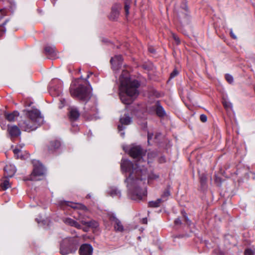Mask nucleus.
I'll return each mask as SVG.
<instances>
[{
    "label": "nucleus",
    "instance_id": "obj_1",
    "mask_svg": "<svg viewBox=\"0 0 255 255\" xmlns=\"http://www.w3.org/2000/svg\"><path fill=\"white\" fill-rule=\"evenodd\" d=\"M121 168L123 173H128L126 175L125 182L129 196L133 200L140 201L147 195V190L140 187V182L144 183L147 179L148 183L150 184L151 180L159 178L158 175L153 173L148 175L147 169L143 165L133 163L126 159H122Z\"/></svg>",
    "mask_w": 255,
    "mask_h": 255
},
{
    "label": "nucleus",
    "instance_id": "obj_2",
    "mask_svg": "<svg viewBox=\"0 0 255 255\" xmlns=\"http://www.w3.org/2000/svg\"><path fill=\"white\" fill-rule=\"evenodd\" d=\"M121 77V88L125 93H121L120 97L122 103L126 105H129L133 102L132 97L137 96L139 92L138 88L140 86V83L137 80H131L127 77L124 79Z\"/></svg>",
    "mask_w": 255,
    "mask_h": 255
},
{
    "label": "nucleus",
    "instance_id": "obj_3",
    "mask_svg": "<svg viewBox=\"0 0 255 255\" xmlns=\"http://www.w3.org/2000/svg\"><path fill=\"white\" fill-rule=\"evenodd\" d=\"M24 112H26L27 118L18 123V127L22 130L28 132L34 130L42 123L43 118L40 111L37 109L24 110Z\"/></svg>",
    "mask_w": 255,
    "mask_h": 255
},
{
    "label": "nucleus",
    "instance_id": "obj_4",
    "mask_svg": "<svg viewBox=\"0 0 255 255\" xmlns=\"http://www.w3.org/2000/svg\"><path fill=\"white\" fill-rule=\"evenodd\" d=\"M78 245L79 240L77 238H66L61 243L60 252L62 255L74 253L77 251Z\"/></svg>",
    "mask_w": 255,
    "mask_h": 255
},
{
    "label": "nucleus",
    "instance_id": "obj_5",
    "mask_svg": "<svg viewBox=\"0 0 255 255\" xmlns=\"http://www.w3.org/2000/svg\"><path fill=\"white\" fill-rule=\"evenodd\" d=\"M70 92L72 97L81 101H87L89 98V88L83 85H80L76 88H70Z\"/></svg>",
    "mask_w": 255,
    "mask_h": 255
},
{
    "label": "nucleus",
    "instance_id": "obj_6",
    "mask_svg": "<svg viewBox=\"0 0 255 255\" xmlns=\"http://www.w3.org/2000/svg\"><path fill=\"white\" fill-rule=\"evenodd\" d=\"M61 141L59 139L54 138L50 140L45 145L44 150L46 154H53L60 147Z\"/></svg>",
    "mask_w": 255,
    "mask_h": 255
},
{
    "label": "nucleus",
    "instance_id": "obj_7",
    "mask_svg": "<svg viewBox=\"0 0 255 255\" xmlns=\"http://www.w3.org/2000/svg\"><path fill=\"white\" fill-rule=\"evenodd\" d=\"M128 154L133 159H136L138 162L143 161V156L145 152L140 146H134L130 148Z\"/></svg>",
    "mask_w": 255,
    "mask_h": 255
},
{
    "label": "nucleus",
    "instance_id": "obj_8",
    "mask_svg": "<svg viewBox=\"0 0 255 255\" xmlns=\"http://www.w3.org/2000/svg\"><path fill=\"white\" fill-rule=\"evenodd\" d=\"M32 162L33 165V169L31 174L30 179L34 180H36L35 177L43 175L45 173V169L39 161L33 160Z\"/></svg>",
    "mask_w": 255,
    "mask_h": 255
},
{
    "label": "nucleus",
    "instance_id": "obj_9",
    "mask_svg": "<svg viewBox=\"0 0 255 255\" xmlns=\"http://www.w3.org/2000/svg\"><path fill=\"white\" fill-rule=\"evenodd\" d=\"M60 208L63 210L71 208L74 209H79L82 211L87 210V208L84 205L80 203H73L66 201H60L58 203Z\"/></svg>",
    "mask_w": 255,
    "mask_h": 255
},
{
    "label": "nucleus",
    "instance_id": "obj_10",
    "mask_svg": "<svg viewBox=\"0 0 255 255\" xmlns=\"http://www.w3.org/2000/svg\"><path fill=\"white\" fill-rule=\"evenodd\" d=\"M77 213L79 214L78 217H76L74 216V218L77 220H79L81 223L85 226L88 227L89 228H96L99 226V224L95 220H91L88 221H86L83 219L81 217L82 213L80 212H77Z\"/></svg>",
    "mask_w": 255,
    "mask_h": 255
},
{
    "label": "nucleus",
    "instance_id": "obj_11",
    "mask_svg": "<svg viewBox=\"0 0 255 255\" xmlns=\"http://www.w3.org/2000/svg\"><path fill=\"white\" fill-rule=\"evenodd\" d=\"M152 108L155 112L157 116L159 118H163L166 115V112L161 106L159 101H157Z\"/></svg>",
    "mask_w": 255,
    "mask_h": 255
},
{
    "label": "nucleus",
    "instance_id": "obj_12",
    "mask_svg": "<svg viewBox=\"0 0 255 255\" xmlns=\"http://www.w3.org/2000/svg\"><path fill=\"white\" fill-rule=\"evenodd\" d=\"M93 248L89 244H82L79 249V253L80 255H92Z\"/></svg>",
    "mask_w": 255,
    "mask_h": 255
},
{
    "label": "nucleus",
    "instance_id": "obj_13",
    "mask_svg": "<svg viewBox=\"0 0 255 255\" xmlns=\"http://www.w3.org/2000/svg\"><path fill=\"white\" fill-rule=\"evenodd\" d=\"M120 125H118V128L119 131H122L125 127L124 126L129 125L132 122V119L128 114H125L124 116L120 119Z\"/></svg>",
    "mask_w": 255,
    "mask_h": 255
},
{
    "label": "nucleus",
    "instance_id": "obj_14",
    "mask_svg": "<svg viewBox=\"0 0 255 255\" xmlns=\"http://www.w3.org/2000/svg\"><path fill=\"white\" fill-rule=\"evenodd\" d=\"M7 131L11 138H15L19 136L21 134L19 128L15 125H8Z\"/></svg>",
    "mask_w": 255,
    "mask_h": 255
},
{
    "label": "nucleus",
    "instance_id": "obj_15",
    "mask_svg": "<svg viewBox=\"0 0 255 255\" xmlns=\"http://www.w3.org/2000/svg\"><path fill=\"white\" fill-rule=\"evenodd\" d=\"M122 5L119 3L115 4L112 7L110 18L112 20H116L120 14V10L122 8Z\"/></svg>",
    "mask_w": 255,
    "mask_h": 255
},
{
    "label": "nucleus",
    "instance_id": "obj_16",
    "mask_svg": "<svg viewBox=\"0 0 255 255\" xmlns=\"http://www.w3.org/2000/svg\"><path fill=\"white\" fill-rule=\"evenodd\" d=\"M109 219L111 221L115 223L114 228L116 231L122 232L124 231V227L121 221L115 216L111 215Z\"/></svg>",
    "mask_w": 255,
    "mask_h": 255
},
{
    "label": "nucleus",
    "instance_id": "obj_17",
    "mask_svg": "<svg viewBox=\"0 0 255 255\" xmlns=\"http://www.w3.org/2000/svg\"><path fill=\"white\" fill-rule=\"evenodd\" d=\"M4 176L5 178L11 177L15 174L16 169L14 166L10 164H7L4 167Z\"/></svg>",
    "mask_w": 255,
    "mask_h": 255
},
{
    "label": "nucleus",
    "instance_id": "obj_18",
    "mask_svg": "<svg viewBox=\"0 0 255 255\" xmlns=\"http://www.w3.org/2000/svg\"><path fill=\"white\" fill-rule=\"evenodd\" d=\"M44 51L49 58H54L57 55L56 50L54 46H46L44 48Z\"/></svg>",
    "mask_w": 255,
    "mask_h": 255
},
{
    "label": "nucleus",
    "instance_id": "obj_19",
    "mask_svg": "<svg viewBox=\"0 0 255 255\" xmlns=\"http://www.w3.org/2000/svg\"><path fill=\"white\" fill-rule=\"evenodd\" d=\"M123 61L122 56L121 55H116L110 60V62L113 67L115 66V69H118L122 65Z\"/></svg>",
    "mask_w": 255,
    "mask_h": 255
},
{
    "label": "nucleus",
    "instance_id": "obj_20",
    "mask_svg": "<svg viewBox=\"0 0 255 255\" xmlns=\"http://www.w3.org/2000/svg\"><path fill=\"white\" fill-rule=\"evenodd\" d=\"M5 119L10 122L15 121L17 118L19 116V113L16 111H13L10 113H5L4 114Z\"/></svg>",
    "mask_w": 255,
    "mask_h": 255
},
{
    "label": "nucleus",
    "instance_id": "obj_21",
    "mask_svg": "<svg viewBox=\"0 0 255 255\" xmlns=\"http://www.w3.org/2000/svg\"><path fill=\"white\" fill-rule=\"evenodd\" d=\"M80 116V113L76 108H71L69 112V118L71 121L77 120Z\"/></svg>",
    "mask_w": 255,
    "mask_h": 255
},
{
    "label": "nucleus",
    "instance_id": "obj_22",
    "mask_svg": "<svg viewBox=\"0 0 255 255\" xmlns=\"http://www.w3.org/2000/svg\"><path fill=\"white\" fill-rule=\"evenodd\" d=\"M22 147L16 146L13 150L14 156L17 159H23V156L22 155V151L21 150Z\"/></svg>",
    "mask_w": 255,
    "mask_h": 255
},
{
    "label": "nucleus",
    "instance_id": "obj_23",
    "mask_svg": "<svg viewBox=\"0 0 255 255\" xmlns=\"http://www.w3.org/2000/svg\"><path fill=\"white\" fill-rule=\"evenodd\" d=\"M162 202V200L160 198L157 199L154 201H150L148 203V206L151 208H157L160 206L161 203Z\"/></svg>",
    "mask_w": 255,
    "mask_h": 255
},
{
    "label": "nucleus",
    "instance_id": "obj_24",
    "mask_svg": "<svg viewBox=\"0 0 255 255\" xmlns=\"http://www.w3.org/2000/svg\"><path fill=\"white\" fill-rule=\"evenodd\" d=\"M10 187L8 180L5 179L3 180L0 184V190L4 191Z\"/></svg>",
    "mask_w": 255,
    "mask_h": 255
},
{
    "label": "nucleus",
    "instance_id": "obj_25",
    "mask_svg": "<svg viewBox=\"0 0 255 255\" xmlns=\"http://www.w3.org/2000/svg\"><path fill=\"white\" fill-rule=\"evenodd\" d=\"M62 221L67 225L73 227L76 221L70 218H64L62 219Z\"/></svg>",
    "mask_w": 255,
    "mask_h": 255
},
{
    "label": "nucleus",
    "instance_id": "obj_26",
    "mask_svg": "<svg viewBox=\"0 0 255 255\" xmlns=\"http://www.w3.org/2000/svg\"><path fill=\"white\" fill-rule=\"evenodd\" d=\"M207 178L205 174H202L200 176V182L202 187H204L207 184Z\"/></svg>",
    "mask_w": 255,
    "mask_h": 255
},
{
    "label": "nucleus",
    "instance_id": "obj_27",
    "mask_svg": "<svg viewBox=\"0 0 255 255\" xmlns=\"http://www.w3.org/2000/svg\"><path fill=\"white\" fill-rule=\"evenodd\" d=\"M109 194L112 197H115L120 196L121 193L117 188H111L109 191Z\"/></svg>",
    "mask_w": 255,
    "mask_h": 255
},
{
    "label": "nucleus",
    "instance_id": "obj_28",
    "mask_svg": "<svg viewBox=\"0 0 255 255\" xmlns=\"http://www.w3.org/2000/svg\"><path fill=\"white\" fill-rule=\"evenodd\" d=\"M170 195V192L169 189L167 188L164 190L162 194L161 195V199L162 202L167 200L168 197Z\"/></svg>",
    "mask_w": 255,
    "mask_h": 255
},
{
    "label": "nucleus",
    "instance_id": "obj_29",
    "mask_svg": "<svg viewBox=\"0 0 255 255\" xmlns=\"http://www.w3.org/2000/svg\"><path fill=\"white\" fill-rule=\"evenodd\" d=\"M129 4L130 2L127 0L125 3V10L127 15L129 13Z\"/></svg>",
    "mask_w": 255,
    "mask_h": 255
},
{
    "label": "nucleus",
    "instance_id": "obj_30",
    "mask_svg": "<svg viewBox=\"0 0 255 255\" xmlns=\"http://www.w3.org/2000/svg\"><path fill=\"white\" fill-rule=\"evenodd\" d=\"M7 22V20H5L4 23H2V25L0 26V36H2L3 33H5L6 30L4 26L6 24Z\"/></svg>",
    "mask_w": 255,
    "mask_h": 255
},
{
    "label": "nucleus",
    "instance_id": "obj_31",
    "mask_svg": "<svg viewBox=\"0 0 255 255\" xmlns=\"http://www.w3.org/2000/svg\"><path fill=\"white\" fill-rule=\"evenodd\" d=\"M222 104L223 105L224 107L226 109H230L232 107L231 103L226 100H224L222 102Z\"/></svg>",
    "mask_w": 255,
    "mask_h": 255
},
{
    "label": "nucleus",
    "instance_id": "obj_32",
    "mask_svg": "<svg viewBox=\"0 0 255 255\" xmlns=\"http://www.w3.org/2000/svg\"><path fill=\"white\" fill-rule=\"evenodd\" d=\"M179 74L178 71L175 68L173 71L171 73L169 79H173Z\"/></svg>",
    "mask_w": 255,
    "mask_h": 255
},
{
    "label": "nucleus",
    "instance_id": "obj_33",
    "mask_svg": "<svg viewBox=\"0 0 255 255\" xmlns=\"http://www.w3.org/2000/svg\"><path fill=\"white\" fill-rule=\"evenodd\" d=\"M225 79L227 81V82L230 84H231L233 82V78L232 76H231L230 74H226Z\"/></svg>",
    "mask_w": 255,
    "mask_h": 255
},
{
    "label": "nucleus",
    "instance_id": "obj_34",
    "mask_svg": "<svg viewBox=\"0 0 255 255\" xmlns=\"http://www.w3.org/2000/svg\"><path fill=\"white\" fill-rule=\"evenodd\" d=\"M245 255H253L254 254V252L251 249H247L244 252Z\"/></svg>",
    "mask_w": 255,
    "mask_h": 255
},
{
    "label": "nucleus",
    "instance_id": "obj_35",
    "mask_svg": "<svg viewBox=\"0 0 255 255\" xmlns=\"http://www.w3.org/2000/svg\"><path fill=\"white\" fill-rule=\"evenodd\" d=\"M172 36L174 40L175 41L177 44L180 43V40L179 38L174 33H172Z\"/></svg>",
    "mask_w": 255,
    "mask_h": 255
},
{
    "label": "nucleus",
    "instance_id": "obj_36",
    "mask_svg": "<svg viewBox=\"0 0 255 255\" xmlns=\"http://www.w3.org/2000/svg\"><path fill=\"white\" fill-rule=\"evenodd\" d=\"M200 120L203 123H205L207 121V117L205 114H202L200 116Z\"/></svg>",
    "mask_w": 255,
    "mask_h": 255
},
{
    "label": "nucleus",
    "instance_id": "obj_37",
    "mask_svg": "<svg viewBox=\"0 0 255 255\" xmlns=\"http://www.w3.org/2000/svg\"><path fill=\"white\" fill-rule=\"evenodd\" d=\"M60 102L61 103V104L59 105V108H63L64 106V105L66 103V101L64 99H60Z\"/></svg>",
    "mask_w": 255,
    "mask_h": 255
},
{
    "label": "nucleus",
    "instance_id": "obj_38",
    "mask_svg": "<svg viewBox=\"0 0 255 255\" xmlns=\"http://www.w3.org/2000/svg\"><path fill=\"white\" fill-rule=\"evenodd\" d=\"M5 15V10L3 9L0 10V20H1Z\"/></svg>",
    "mask_w": 255,
    "mask_h": 255
},
{
    "label": "nucleus",
    "instance_id": "obj_39",
    "mask_svg": "<svg viewBox=\"0 0 255 255\" xmlns=\"http://www.w3.org/2000/svg\"><path fill=\"white\" fill-rule=\"evenodd\" d=\"M153 133H148V134H147V142L148 143V144H149V141L150 140H151L152 138V136H153Z\"/></svg>",
    "mask_w": 255,
    "mask_h": 255
},
{
    "label": "nucleus",
    "instance_id": "obj_40",
    "mask_svg": "<svg viewBox=\"0 0 255 255\" xmlns=\"http://www.w3.org/2000/svg\"><path fill=\"white\" fill-rule=\"evenodd\" d=\"M73 227L76 228L78 229H82L81 226L77 221L75 222Z\"/></svg>",
    "mask_w": 255,
    "mask_h": 255
},
{
    "label": "nucleus",
    "instance_id": "obj_41",
    "mask_svg": "<svg viewBox=\"0 0 255 255\" xmlns=\"http://www.w3.org/2000/svg\"><path fill=\"white\" fill-rule=\"evenodd\" d=\"M174 224L176 225H180L181 224V221L179 218H177L174 221Z\"/></svg>",
    "mask_w": 255,
    "mask_h": 255
},
{
    "label": "nucleus",
    "instance_id": "obj_42",
    "mask_svg": "<svg viewBox=\"0 0 255 255\" xmlns=\"http://www.w3.org/2000/svg\"><path fill=\"white\" fill-rule=\"evenodd\" d=\"M230 35H231V36L233 39H236L237 38V37L236 36V35L233 33L232 30H231V32H230Z\"/></svg>",
    "mask_w": 255,
    "mask_h": 255
},
{
    "label": "nucleus",
    "instance_id": "obj_43",
    "mask_svg": "<svg viewBox=\"0 0 255 255\" xmlns=\"http://www.w3.org/2000/svg\"><path fill=\"white\" fill-rule=\"evenodd\" d=\"M89 228L87 226H85V227H84L83 228H82L83 231H84L85 232H87L89 231Z\"/></svg>",
    "mask_w": 255,
    "mask_h": 255
},
{
    "label": "nucleus",
    "instance_id": "obj_44",
    "mask_svg": "<svg viewBox=\"0 0 255 255\" xmlns=\"http://www.w3.org/2000/svg\"><path fill=\"white\" fill-rule=\"evenodd\" d=\"M148 50H149V51L150 52L152 53L155 52V50L152 47H149L148 48Z\"/></svg>",
    "mask_w": 255,
    "mask_h": 255
},
{
    "label": "nucleus",
    "instance_id": "obj_45",
    "mask_svg": "<svg viewBox=\"0 0 255 255\" xmlns=\"http://www.w3.org/2000/svg\"><path fill=\"white\" fill-rule=\"evenodd\" d=\"M142 223L143 224H146L147 223V219L146 218H143L142 220Z\"/></svg>",
    "mask_w": 255,
    "mask_h": 255
},
{
    "label": "nucleus",
    "instance_id": "obj_46",
    "mask_svg": "<svg viewBox=\"0 0 255 255\" xmlns=\"http://www.w3.org/2000/svg\"><path fill=\"white\" fill-rule=\"evenodd\" d=\"M159 162H160V163L165 162V158H164V157H161L159 159Z\"/></svg>",
    "mask_w": 255,
    "mask_h": 255
},
{
    "label": "nucleus",
    "instance_id": "obj_47",
    "mask_svg": "<svg viewBox=\"0 0 255 255\" xmlns=\"http://www.w3.org/2000/svg\"><path fill=\"white\" fill-rule=\"evenodd\" d=\"M185 221H186V222H187V224L190 223L191 221L189 220V219L187 217L185 216Z\"/></svg>",
    "mask_w": 255,
    "mask_h": 255
},
{
    "label": "nucleus",
    "instance_id": "obj_48",
    "mask_svg": "<svg viewBox=\"0 0 255 255\" xmlns=\"http://www.w3.org/2000/svg\"><path fill=\"white\" fill-rule=\"evenodd\" d=\"M92 73H90L89 74H88L87 76V77H86V79H85V80H87V79L89 78H90V76L91 75H92Z\"/></svg>",
    "mask_w": 255,
    "mask_h": 255
},
{
    "label": "nucleus",
    "instance_id": "obj_49",
    "mask_svg": "<svg viewBox=\"0 0 255 255\" xmlns=\"http://www.w3.org/2000/svg\"><path fill=\"white\" fill-rule=\"evenodd\" d=\"M60 91H57V92H56V93L55 95H56V96H59V95H60Z\"/></svg>",
    "mask_w": 255,
    "mask_h": 255
},
{
    "label": "nucleus",
    "instance_id": "obj_50",
    "mask_svg": "<svg viewBox=\"0 0 255 255\" xmlns=\"http://www.w3.org/2000/svg\"><path fill=\"white\" fill-rule=\"evenodd\" d=\"M218 180V178L217 177H216V179H215L216 181H217Z\"/></svg>",
    "mask_w": 255,
    "mask_h": 255
}]
</instances>
